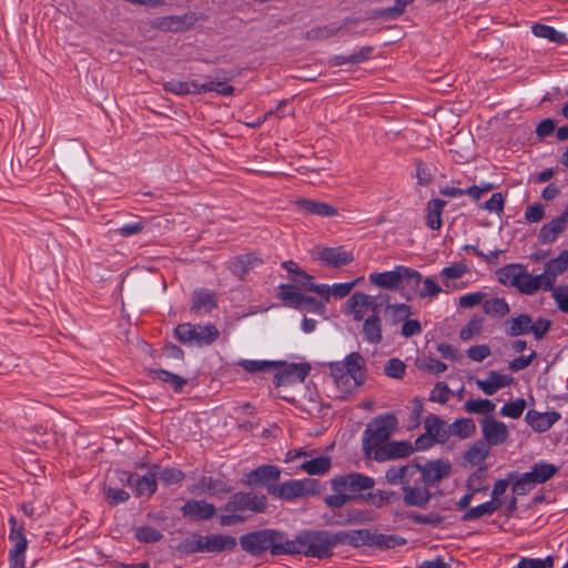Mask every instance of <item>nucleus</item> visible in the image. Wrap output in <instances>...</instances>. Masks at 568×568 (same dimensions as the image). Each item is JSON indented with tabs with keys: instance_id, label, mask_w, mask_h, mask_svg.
I'll use <instances>...</instances> for the list:
<instances>
[{
	"instance_id": "nucleus-1",
	"label": "nucleus",
	"mask_w": 568,
	"mask_h": 568,
	"mask_svg": "<svg viewBox=\"0 0 568 568\" xmlns=\"http://www.w3.org/2000/svg\"><path fill=\"white\" fill-rule=\"evenodd\" d=\"M287 555H305L318 559L329 558L337 546L336 535L328 530H303L288 539Z\"/></svg>"
},
{
	"instance_id": "nucleus-2",
	"label": "nucleus",
	"mask_w": 568,
	"mask_h": 568,
	"mask_svg": "<svg viewBox=\"0 0 568 568\" xmlns=\"http://www.w3.org/2000/svg\"><path fill=\"white\" fill-rule=\"evenodd\" d=\"M287 535L276 529H261L240 537L241 548L251 556L270 551L273 556L287 555Z\"/></svg>"
},
{
	"instance_id": "nucleus-3",
	"label": "nucleus",
	"mask_w": 568,
	"mask_h": 568,
	"mask_svg": "<svg viewBox=\"0 0 568 568\" xmlns=\"http://www.w3.org/2000/svg\"><path fill=\"white\" fill-rule=\"evenodd\" d=\"M397 428V418L393 414H386L374 418L363 433V452L367 458H372L375 449L382 447Z\"/></svg>"
},
{
	"instance_id": "nucleus-4",
	"label": "nucleus",
	"mask_w": 568,
	"mask_h": 568,
	"mask_svg": "<svg viewBox=\"0 0 568 568\" xmlns=\"http://www.w3.org/2000/svg\"><path fill=\"white\" fill-rule=\"evenodd\" d=\"M174 335L184 345L204 347L213 344L220 337V331L213 324L182 323L175 327Z\"/></svg>"
},
{
	"instance_id": "nucleus-5",
	"label": "nucleus",
	"mask_w": 568,
	"mask_h": 568,
	"mask_svg": "<svg viewBox=\"0 0 568 568\" xmlns=\"http://www.w3.org/2000/svg\"><path fill=\"white\" fill-rule=\"evenodd\" d=\"M368 280L372 284L385 290H398L406 282L418 287L422 274L404 265H397L393 271L371 273Z\"/></svg>"
},
{
	"instance_id": "nucleus-6",
	"label": "nucleus",
	"mask_w": 568,
	"mask_h": 568,
	"mask_svg": "<svg viewBox=\"0 0 568 568\" xmlns=\"http://www.w3.org/2000/svg\"><path fill=\"white\" fill-rule=\"evenodd\" d=\"M321 493V485L316 479H291L282 484L267 487V494L274 498L291 501L296 498L315 496Z\"/></svg>"
},
{
	"instance_id": "nucleus-7",
	"label": "nucleus",
	"mask_w": 568,
	"mask_h": 568,
	"mask_svg": "<svg viewBox=\"0 0 568 568\" xmlns=\"http://www.w3.org/2000/svg\"><path fill=\"white\" fill-rule=\"evenodd\" d=\"M267 508V498L264 495L239 491L233 494L223 507L225 513L250 511L253 514L264 513Z\"/></svg>"
},
{
	"instance_id": "nucleus-8",
	"label": "nucleus",
	"mask_w": 568,
	"mask_h": 568,
	"mask_svg": "<svg viewBox=\"0 0 568 568\" xmlns=\"http://www.w3.org/2000/svg\"><path fill=\"white\" fill-rule=\"evenodd\" d=\"M374 485V478L361 473L336 476L331 480L332 489L335 493H349V495L372 489Z\"/></svg>"
},
{
	"instance_id": "nucleus-9",
	"label": "nucleus",
	"mask_w": 568,
	"mask_h": 568,
	"mask_svg": "<svg viewBox=\"0 0 568 568\" xmlns=\"http://www.w3.org/2000/svg\"><path fill=\"white\" fill-rule=\"evenodd\" d=\"M378 307L379 303L376 297L362 292H355L346 302V313L352 314L356 322L364 321L368 312L374 314Z\"/></svg>"
},
{
	"instance_id": "nucleus-10",
	"label": "nucleus",
	"mask_w": 568,
	"mask_h": 568,
	"mask_svg": "<svg viewBox=\"0 0 568 568\" xmlns=\"http://www.w3.org/2000/svg\"><path fill=\"white\" fill-rule=\"evenodd\" d=\"M278 367H282V371L276 373L273 378L276 387L304 382L311 369L308 364H284L281 362Z\"/></svg>"
},
{
	"instance_id": "nucleus-11",
	"label": "nucleus",
	"mask_w": 568,
	"mask_h": 568,
	"mask_svg": "<svg viewBox=\"0 0 568 568\" xmlns=\"http://www.w3.org/2000/svg\"><path fill=\"white\" fill-rule=\"evenodd\" d=\"M281 477V469L275 465H262L248 474L242 479V483L247 486L262 485L266 489L268 486L277 485Z\"/></svg>"
},
{
	"instance_id": "nucleus-12",
	"label": "nucleus",
	"mask_w": 568,
	"mask_h": 568,
	"mask_svg": "<svg viewBox=\"0 0 568 568\" xmlns=\"http://www.w3.org/2000/svg\"><path fill=\"white\" fill-rule=\"evenodd\" d=\"M452 465L442 459L419 464L420 479L426 486H433L450 475Z\"/></svg>"
},
{
	"instance_id": "nucleus-13",
	"label": "nucleus",
	"mask_w": 568,
	"mask_h": 568,
	"mask_svg": "<svg viewBox=\"0 0 568 568\" xmlns=\"http://www.w3.org/2000/svg\"><path fill=\"white\" fill-rule=\"evenodd\" d=\"M413 452L414 447L408 442H386L382 447H377V449H375L371 459L382 463L407 457Z\"/></svg>"
},
{
	"instance_id": "nucleus-14",
	"label": "nucleus",
	"mask_w": 568,
	"mask_h": 568,
	"mask_svg": "<svg viewBox=\"0 0 568 568\" xmlns=\"http://www.w3.org/2000/svg\"><path fill=\"white\" fill-rule=\"evenodd\" d=\"M481 433L484 442L489 446L501 445L509 437L507 426L503 422H498L493 417H486L481 420Z\"/></svg>"
},
{
	"instance_id": "nucleus-15",
	"label": "nucleus",
	"mask_w": 568,
	"mask_h": 568,
	"mask_svg": "<svg viewBox=\"0 0 568 568\" xmlns=\"http://www.w3.org/2000/svg\"><path fill=\"white\" fill-rule=\"evenodd\" d=\"M419 474V464H406L403 466H392L385 473V479L389 485H400L402 490L409 485L416 475Z\"/></svg>"
},
{
	"instance_id": "nucleus-16",
	"label": "nucleus",
	"mask_w": 568,
	"mask_h": 568,
	"mask_svg": "<svg viewBox=\"0 0 568 568\" xmlns=\"http://www.w3.org/2000/svg\"><path fill=\"white\" fill-rule=\"evenodd\" d=\"M568 268V250L561 251L559 255L550 260L542 274L545 280V291H552L558 275Z\"/></svg>"
},
{
	"instance_id": "nucleus-17",
	"label": "nucleus",
	"mask_w": 568,
	"mask_h": 568,
	"mask_svg": "<svg viewBox=\"0 0 568 568\" xmlns=\"http://www.w3.org/2000/svg\"><path fill=\"white\" fill-rule=\"evenodd\" d=\"M181 511L184 517L199 521L211 519L215 515L216 508L205 500L191 499L182 506Z\"/></svg>"
},
{
	"instance_id": "nucleus-18",
	"label": "nucleus",
	"mask_w": 568,
	"mask_h": 568,
	"mask_svg": "<svg viewBox=\"0 0 568 568\" xmlns=\"http://www.w3.org/2000/svg\"><path fill=\"white\" fill-rule=\"evenodd\" d=\"M317 256L324 264L335 268L347 265L354 260L353 253L344 250L342 246L318 247Z\"/></svg>"
},
{
	"instance_id": "nucleus-19",
	"label": "nucleus",
	"mask_w": 568,
	"mask_h": 568,
	"mask_svg": "<svg viewBox=\"0 0 568 568\" xmlns=\"http://www.w3.org/2000/svg\"><path fill=\"white\" fill-rule=\"evenodd\" d=\"M331 373L336 387L343 395L351 394L355 388L364 383L351 373H347L342 363H333L331 365Z\"/></svg>"
},
{
	"instance_id": "nucleus-20",
	"label": "nucleus",
	"mask_w": 568,
	"mask_h": 568,
	"mask_svg": "<svg viewBox=\"0 0 568 568\" xmlns=\"http://www.w3.org/2000/svg\"><path fill=\"white\" fill-rule=\"evenodd\" d=\"M510 375L500 374L497 371H489L484 379H477L476 384L486 395L491 396L500 388L507 387L513 383Z\"/></svg>"
},
{
	"instance_id": "nucleus-21",
	"label": "nucleus",
	"mask_w": 568,
	"mask_h": 568,
	"mask_svg": "<svg viewBox=\"0 0 568 568\" xmlns=\"http://www.w3.org/2000/svg\"><path fill=\"white\" fill-rule=\"evenodd\" d=\"M205 552H232L237 547V539L231 535H204Z\"/></svg>"
},
{
	"instance_id": "nucleus-22",
	"label": "nucleus",
	"mask_w": 568,
	"mask_h": 568,
	"mask_svg": "<svg viewBox=\"0 0 568 568\" xmlns=\"http://www.w3.org/2000/svg\"><path fill=\"white\" fill-rule=\"evenodd\" d=\"M362 333L368 344L378 345L383 342L382 318L378 311L363 321Z\"/></svg>"
},
{
	"instance_id": "nucleus-23",
	"label": "nucleus",
	"mask_w": 568,
	"mask_h": 568,
	"mask_svg": "<svg viewBox=\"0 0 568 568\" xmlns=\"http://www.w3.org/2000/svg\"><path fill=\"white\" fill-rule=\"evenodd\" d=\"M432 493L428 486L406 485L403 489V501L406 506L425 507L432 499Z\"/></svg>"
},
{
	"instance_id": "nucleus-24",
	"label": "nucleus",
	"mask_w": 568,
	"mask_h": 568,
	"mask_svg": "<svg viewBox=\"0 0 568 568\" xmlns=\"http://www.w3.org/2000/svg\"><path fill=\"white\" fill-rule=\"evenodd\" d=\"M296 205L306 214H313L322 217H332L338 214V210L335 206L310 199H300L296 201Z\"/></svg>"
},
{
	"instance_id": "nucleus-25",
	"label": "nucleus",
	"mask_w": 568,
	"mask_h": 568,
	"mask_svg": "<svg viewBox=\"0 0 568 568\" xmlns=\"http://www.w3.org/2000/svg\"><path fill=\"white\" fill-rule=\"evenodd\" d=\"M371 519L372 516L368 510L352 508L334 514L331 524L335 526L359 525Z\"/></svg>"
},
{
	"instance_id": "nucleus-26",
	"label": "nucleus",
	"mask_w": 568,
	"mask_h": 568,
	"mask_svg": "<svg viewBox=\"0 0 568 568\" xmlns=\"http://www.w3.org/2000/svg\"><path fill=\"white\" fill-rule=\"evenodd\" d=\"M560 414L557 412L539 413L530 409L526 414V422L537 432L542 433L548 430L558 419Z\"/></svg>"
},
{
	"instance_id": "nucleus-27",
	"label": "nucleus",
	"mask_w": 568,
	"mask_h": 568,
	"mask_svg": "<svg viewBox=\"0 0 568 568\" xmlns=\"http://www.w3.org/2000/svg\"><path fill=\"white\" fill-rule=\"evenodd\" d=\"M424 427L436 443L444 444L449 438L448 424L437 415H428L424 420Z\"/></svg>"
},
{
	"instance_id": "nucleus-28",
	"label": "nucleus",
	"mask_w": 568,
	"mask_h": 568,
	"mask_svg": "<svg viewBox=\"0 0 568 568\" xmlns=\"http://www.w3.org/2000/svg\"><path fill=\"white\" fill-rule=\"evenodd\" d=\"M558 467L551 463L539 460L534 464L530 471H526L525 475L535 486L544 484L551 479L557 473Z\"/></svg>"
},
{
	"instance_id": "nucleus-29",
	"label": "nucleus",
	"mask_w": 568,
	"mask_h": 568,
	"mask_svg": "<svg viewBox=\"0 0 568 568\" xmlns=\"http://www.w3.org/2000/svg\"><path fill=\"white\" fill-rule=\"evenodd\" d=\"M335 535L337 545L361 547L371 544L372 540V534L368 529L337 531Z\"/></svg>"
},
{
	"instance_id": "nucleus-30",
	"label": "nucleus",
	"mask_w": 568,
	"mask_h": 568,
	"mask_svg": "<svg viewBox=\"0 0 568 568\" xmlns=\"http://www.w3.org/2000/svg\"><path fill=\"white\" fill-rule=\"evenodd\" d=\"M531 328L532 318L528 314H520L504 323V331L510 337L530 334Z\"/></svg>"
},
{
	"instance_id": "nucleus-31",
	"label": "nucleus",
	"mask_w": 568,
	"mask_h": 568,
	"mask_svg": "<svg viewBox=\"0 0 568 568\" xmlns=\"http://www.w3.org/2000/svg\"><path fill=\"white\" fill-rule=\"evenodd\" d=\"M191 493H210V494H217V493H229L231 491V487H229L222 480L215 479L213 477H206L203 476L196 485H194L191 489Z\"/></svg>"
},
{
	"instance_id": "nucleus-32",
	"label": "nucleus",
	"mask_w": 568,
	"mask_h": 568,
	"mask_svg": "<svg viewBox=\"0 0 568 568\" xmlns=\"http://www.w3.org/2000/svg\"><path fill=\"white\" fill-rule=\"evenodd\" d=\"M447 202L439 199H433L427 203L426 225L432 230L442 227V213Z\"/></svg>"
},
{
	"instance_id": "nucleus-33",
	"label": "nucleus",
	"mask_w": 568,
	"mask_h": 568,
	"mask_svg": "<svg viewBox=\"0 0 568 568\" xmlns=\"http://www.w3.org/2000/svg\"><path fill=\"white\" fill-rule=\"evenodd\" d=\"M216 307L215 295L209 291L200 290L195 291L192 296V306L191 311L199 312H210Z\"/></svg>"
},
{
	"instance_id": "nucleus-34",
	"label": "nucleus",
	"mask_w": 568,
	"mask_h": 568,
	"mask_svg": "<svg viewBox=\"0 0 568 568\" xmlns=\"http://www.w3.org/2000/svg\"><path fill=\"white\" fill-rule=\"evenodd\" d=\"M163 88L166 92H171L176 95L200 94V82L195 80H170L163 83Z\"/></svg>"
},
{
	"instance_id": "nucleus-35",
	"label": "nucleus",
	"mask_w": 568,
	"mask_h": 568,
	"mask_svg": "<svg viewBox=\"0 0 568 568\" xmlns=\"http://www.w3.org/2000/svg\"><path fill=\"white\" fill-rule=\"evenodd\" d=\"M156 481H158V478H156L155 473H153V471H150L141 477L136 475L134 486H133L135 496L136 497H141V496L150 497L151 495H153L158 487Z\"/></svg>"
},
{
	"instance_id": "nucleus-36",
	"label": "nucleus",
	"mask_w": 568,
	"mask_h": 568,
	"mask_svg": "<svg viewBox=\"0 0 568 568\" xmlns=\"http://www.w3.org/2000/svg\"><path fill=\"white\" fill-rule=\"evenodd\" d=\"M525 272L524 266L519 264L504 266L498 271L499 281L505 285L517 288Z\"/></svg>"
},
{
	"instance_id": "nucleus-37",
	"label": "nucleus",
	"mask_w": 568,
	"mask_h": 568,
	"mask_svg": "<svg viewBox=\"0 0 568 568\" xmlns=\"http://www.w3.org/2000/svg\"><path fill=\"white\" fill-rule=\"evenodd\" d=\"M331 458L328 456H317L311 459H304L300 465V469L306 471L311 476L324 475L331 468Z\"/></svg>"
},
{
	"instance_id": "nucleus-38",
	"label": "nucleus",
	"mask_w": 568,
	"mask_h": 568,
	"mask_svg": "<svg viewBox=\"0 0 568 568\" xmlns=\"http://www.w3.org/2000/svg\"><path fill=\"white\" fill-rule=\"evenodd\" d=\"M412 314L410 306L407 304H390L387 303L384 311L386 321L396 325L407 320Z\"/></svg>"
},
{
	"instance_id": "nucleus-39",
	"label": "nucleus",
	"mask_w": 568,
	"mask_h": 568,
	"mask_svg": "<svg viewBox=\"0 0 568 568\" xmlns=\"http://www.w3.org/2000/svg\"><path fill=\"white\" fill-rule=\"evenodd\" d=\"M565 231L566 229H564V226L556 219H552L550 222L544 224L539 230L538 241L541 244L554 243Z\"/></svg>"
},
{
	"instance_id": "nucleus-40",
	"label": "nucleus",
	"mask_w": 568,
	"mask_h": 568,
	"mask_svg": "<svg viewBox=\"0 0 568 568\" xmlns=\"http://www.w3.org/2000/svg\"><path fill=\"white\" fill-rule=\"evenodd\" d=\"M489 453L490 446L483 439H479L466 452L465 459L471 465H480L488 457Z\"/></svg>"
},
{
	"instance_id": "nucleus-41",
	"label": "nucleus",
	"mask_w": 568,
	"mask_h": 568,
	"mask_svg": "<svg viewBox=\"0 0 568 568\" xmlns=\"http://www.w3.org/2000/svg\"><path fill=\"white\" fill-rule=\"evenodd\" d=\"M540 288L545 291V280L542 274L531 275L527 271L521 276V281L517 287V290L527 295H532Z\"/></svg>"
},
{
	"instance_id": "nucleus-42",
	"label": "nucleus",
	"mask_w": 568,
	"mask_h": 568,
	"mask_svg": "<svg viewBox=\"0 0 568 568\" xmlns=\"http://www.w3.org/2000/svg\"><path fill=\"white\" fill-rule=\"evenodd\" d=\"M449 437L468 438L476 432L475 422L470 418H459L448 425Z\"/></svg>"
},
{
	"instance_id": "nucleus-43",
	"label": "nucleus",
	"mask_w": 568,
	"mask_h": 568,
	"mask_svg": "<svg viewBox=\"0 0 568 568\" xmlns=\"http://www.w3.org/2000/svg\"><path fill=\"white\" fill-rule=\"evenodd\" d=\"M149 375L153 379H159L163 383L170 384L175 392H181L182 388L186 385L185 378L165 369H151Z\"/></svg>"
},
{
	"instance_id": "nucleus-44",
	"label": "nucleus",
	"mask_w": 568,
	"mask_h": 568,
	"mask_svg": "<svg viewBox=\"0 0 568 568\" xmlns=\"http://www.w3.org/2000/svg\"><path fill=\"white\" fill-rule=\"evenodd\" d=\"M341 363H342V365H344L345 371L347 373H351L356 378H358L362 382H364V378H365V374H364L365 361H364V357L359 353H357V352L351 353L349 355L346 356L345 361L341 362Z\"/></svg>"
},
{
	"instance_id": "nucleus-45",
	"label": "nucleus",
	"mask_w": 568,
	"mask_h": 568,
	"mask_svg": "<svg viewBox=\"0 0 568 568\" xmlns=\"http://www.w3.org/2000/svg\"><path fill=\"white\" fill-rule=\"evenodd\" d=\"M483 311L489 316L504 317L509 313L510 307L504 298L495 297L484 300Z\"/></svg>"
},
{
	"instance_id": "nucleus-46",
	"label": "nucleus",
	"mask_w": 568,
	"mask_h": 568,
	"mask_svg": "<svg viewBox=\"0 0 568 568\" xmlns=\"http://www.w3.org/2000/svg\"><path fill=\"white\" fill-rule=\"evenodd\" d=\"M509 480L513 486V493L516 496H525L530 493L534 487H536L528 477L524 474H518L516 471L509 473Z\"/></svg>"
},
{
	"instance_id": "nucleus-47",
	"label": "nucleus",
	"mask_w": 568,
	"mask_h": 568,
	"mask_svg": "<svg viewBox=\"0 0 568 568\" xmlns=\"http://www.w3.org/2000/svg\"><path fill=\"white\" fill-rule=\"evenodd\" d=\"M496 405L486 398H469L464 403V409L469 414L487 415L495 409Z\"/></svg>"
},
{
	"instance_id": "nucleus-48",
	"label": "nucleus",
	"mask_w": 568,
	"mask_h": 568,
	"mask_svg": "<svg viewBox=\"0 0 568 568\" xmlns=\"http://www.w3.org/2000/svg\"><path fill=\"white\" fill-rule=\"evenodd\" d=\"M303 294L300 293L296 286L291 284L280 285V297L287 306L298 308L303 301Z\"/></svg>"
},
{
	"instance_id": "nucleus-49",
	"label": "nucleus",
	"mask_w": 568,
	"mask_h": 568,
	"mask_svg": "<svg viewBox=\"0 0 568 568\" xmlns=\"http://www.w3.org/2000/svg\"><path fill=\"white\" fill-rule=\"evenodd\" d=\"M239 365L247 373L255 374L258 372H267L273 368H278L280 362L242 359L239 362Z\"/></svg>"
},
{
	"instance_id": "nucleus-50",
	"label": "nucleus",
	"mask_w": 568,
	"mask_h": 568,
	"mask_svg": "<svg viewBox=\"0 0 568 568\" xmlns=\"http://www.w3.org/2000/svg\"><path fill=\"white\" fill-rule=\"evenodd\" d=\"M532 33L542 39H548L554 43H562L566 40V36L550 26L536 23L531 28Z\"/></svg>"
},
{
	"instance_id": "nucleus-51",
	"label": "nucleus",
	"mask_w": 568,
	"mask_h": 568,
	"mask_svg": "<svg viewBox=\"0 0 568 568\" xmlns=\"http://www.w3.org/2000/svg\"><path fill=\"white\" fill-rule=\"evenodd\" d=\"M484 327V317L474 315L468 323L460 329L459 337L462 341H469L479 335Z\"/></svg>"
},
{
	"instance_id": "nucleus-52",
	"label": "nucleus",
	"mask_w": 568,
	"mask_h": 568,
	"mask_svg": "<svg viewBox=\"0 0 568 568\" xmlns=\"http://www.w3.org/2000/svg\"><path fill=\"white\" fill-rule=\"evenodd\" d=\"M179 550L185 554L205 552L204 535L192 534L181 541Z\"/></svg>"
},
{
	"instance_id": "nucleus-53",
	"label": "nucleus",
	"mask_w": 568,
	"mask_h": 568,
	"mask_svg": "<svg viewBox=\"0 0 568 568\" xmlns=\"http://www.w3.org/2000/svg\"><path fill=\"white\" fill-rule=\"evenodd\" d=\"M497 509V505L495 501H486L476 507L469 508L462 517V520L469 521L477 519L483 516H489L494 514Z\"/></svg>"
},
{
	"instance_id": "nucleus-54",
	"label": "nucleus",
	"mask_w": 568,
	"mask_h": 568,
	"mask_svg": "<svg viewBox=\"0 0 568 568\" xmlns=\"http://www.w3.org/2000/svg\"><path fill=\"white\" fill-rule=\"evenodd\" d=\"M261 261L252 255H242L232 263V272L239 277H243L251 268L260 264Z\"/></svg>"
},
{
	"instance_id": "nucleus-55",
	"label": "nucleus",
	"mask_w": 568,
	"mask_h": 568,
	"mask_svg": "<svg viewBox=\"0 0 568 568\" xmlns=\"http://www.w3.org/2000/svg\"><path fill=\"white\" fill-rule=\"evenodd\" d=\"M105 500L110 506H116L129 500L130 494L124 489L112 487L110 485L103 488Z\"/></svg>"
},
{
	"instance_id": "nucleus-56",
	"label": "nucleus",
	"mask_w": 568,
	"mask_h": 568,
	"mask_svg": "<svg viewBox=\"0 0 568 568\" xmlns=\"http://www.w3.org/2000/svg\"><path fill=\"white\" fill-rule=\"evenodd\" d=\"M216 92L221 95L229 97L234 92V88L225 81H209L200 83V94L205 92Z\"/></svg>"
},
{
	"instance_id": "nucleus-57",
	"label": "nucleus",
	"mask_w": 568,
	"mask_h": 568,
	"mask_svg": "<svg viewBox=\"0 0 568 568\" xmlns=\"http://www.w3.org/2000/svg\"><path fill=\"white\" fill-rule=\"evenodd\" d=\"M487 477V466H480L475 473H473L467 479V488L473 494L480 493L487 487L481 486V481Z\"/></svg>"
},
{
	"instance_id": "nucleus-58",
	"label": "nucleus",
	"mask_w": 568,
	"mask_h": 568,
	"mask_svg": "<svg viewBox=\"0 0 568 568\" xmlns=\"http://www.w3.org/2000/svg\"><path fill=\"white\" fill-rule=\"evenodd\" d=\"M413 1L414 0H396L394 6L378 10L375 16L386 19H396L404 13L406 7Z\"/></svg>"
},
{
	"instance_id": "nucleus-59",
	"label": "nucleus",
	"mask_w": 568,
	"mask_h": 568,
	"mask_svg": "<svg viewBox=\"0 0 568 568\" xmlns=\"http://www.w3.org/2000/svg\"><path fill=\"white\" fill-rule=\"evenodd\" d=\"M526 408V402L518 398L514 402L505 404L500 409V415L509 418H519Z\"/></svg>"
},
{
	"instance_id": "nucleus-60",
	"label": "nucleus",
	"mask_w": 568,
	"mask_h": 568,
	"mask_svg": "<svg viewBox=\"0 0 568 568\" xmlns=\"http://www.w3.org/2000/svg\"><path fill=\"white\" fill-rule=\"evenodd\" d=\"M156 478L166 485L180 483L184 478V473L176 468H163L155 473Z\"/></svg>"
},
{
	"instance_id": "nucleus-61",
	"label": "nucleus",
	"mask_w": 568,
	"mask_h": 568,
	"mask_svg": "<svg viewBox=\"0 0 568 568\" xmlns=\"http://www.w3.org/2000/svg\"><path fill=\"white\" fill-rule=\"evenodd\" d=\"M135 537L141 542H155L160 540L163 535L154 527L142 526L136 528Z\"/></svg>"
},
{
	"instance_id": "nucleus-62",
	"label": "nucleus",
	"mask_w": 568,
	"mask_h": 568,
	"mask_svg": "<svg viewBox=\"0 0 568 568\" xmlns=\"http://www.w3.org/2000/svg\"><path fill=\"white\" fill-rule=\"evenodd\" d=\"M467 272V266L464 263H454L449 266H446L442 270L440 275L446 280V286H448V281L458 280L463 277Z\"/></svg>"
},
{
	"instance_id": "nucleus-63",
	"label": "nucleus",
	"mask_w": 568,
	"mask_h": 568,
	"mask_svg": "<svg viewBox=\"0 0 568 568\" xmlns=\"http://www.w3.org/2000/svg\"><path fill=\"white\" fill-rule=\"evenodd\" d=\"M406 365L399 358H390L384 366V372L388 377L402 378L405 374Z\"/></svg>"
},
{
	"instance_id": "nucleus-64",
	"label": "nucleus",
	"mask_w": 568,
	"mask_h": 568,
	"mask_svg": "<svg viewBox=\"0 0 568 568\" xmlns=\"http://www.w3.org/2000/svg\"><path fill=\"white\" fill-rule=\"evenodd\" d=\"M450 389L444 382H438L430 392L429 400L446 404L450 396Z\"/></svg>"
}]
</instances>
